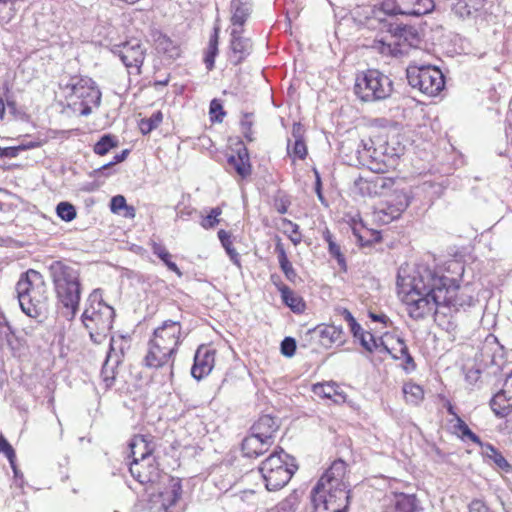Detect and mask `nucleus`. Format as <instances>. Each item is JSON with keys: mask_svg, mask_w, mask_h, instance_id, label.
Instances as JSON below:
<instances>
[{"mask_svg": "<svg viewBox=\"0 0 512 512\" xmlns=\"http://www.w3.org/2000/svg\"><path fill=\"white\" fill-rule=\"evenodd\" d=\"M441 281L434 270L425 266L418 267L407 284L398 277L397 285L405 292L404 302L411 318L423 319L442 305L445 297L441 295Z\"/></svg>", "mask_w": 512, "mask_h": 512, "instance_id": "f257e3e1", "label": "nucleus"}, {"mask_svg": "<svg viewBox=\"0 0 512 512\" xmlns=\"http://www.w3.org/2000/svg\"><path fill=\"white\" fill-rule=\"evenodd\" d=\"M184 339L181 320H165L156 327L147 342L146 352L142 360L148 369L172 370L178 349Z\"/></svg>", "mask_w": 512, "mask_h": 512, "instance_id": "f03ea898", "label": "nucleus"}, {"mask_svg": "<svg viewBox=\"0 0 512 512\" xmlns=\"http://www.w3.org/2000/svg\"><path fill=\"white\" fill-rule=\"evenodd\" d=\"M47 270L58 303L66 310L65 314L73 318L82 292L79 269L70 260L59 259L52 261Z\"/></svg>", "mask_w": 512, "mask_h": 512, "instance_id": "7ed1b4c3", "label": "nucleus"}, {"mask_svg": "<svg viewBox=\"0 0 512 512\" xmlns=\"http://www.w3.org/2000/svg\"><path fill=\"white\" fill-rule=\"evenodd\" d=\"M22 311L31 318L44 316L49 311V292L44 276L37 270L23 273L16 284Z\"/></svg>", "mask_w": 512, "mask_h": 512, "instance_id": "20e7f679", "label": "nucleus"}, {"mask_svg": "<svg viewBox=\"0 0 512 512\" xmlns=\"http://www.w3.org/2000/svg\"><path fill=\"white\" fill-rule=\"evenodd\" d=\"M62 89L68 106L81 116H88L101 103L102 93L88 76H71Z\"/></svg>", "mask_w": 512, "mask_h": 512, "instance_id": "39448f33", "label": "nucleus"}, {"mask_svg": "<svg viewBox=\"0 0 512 512\" xmlns=\"http://www.w3.org/2000/svg\"><path fill=\"white\" fill-rule=\"evenodd\" d=\"M297 466L294 458L284 449L277 446L275 450L261 462L259 471L265 481V487L269 491H277L285 487L293 477Z\"/></svg>", "mask_w": 512, "mask_h": 512, "instance_id": "423d86ee", "label": "nucleus"}, {"mask_svg": "<svg viewBox=\"0 0 512 512\" xmlns=\"http://www.w3.org/2000/svg\"><path fill=\"white\" fill-rule=\"evenodd\" d=\"M393 81L377 69H369L357 75L354 85L356 96L363 102H379L393 93Z\"/></svg>", "mask_w": 512, "mask_h": 512, "instance_id": "0eeeda50", "label": "nucleus"}, {"mask_svg": "<svg viewBox=\"0 0 512 512\" xmlns=\"http://www.w3.org/2000/svg\"><path fill=\"white\" fill-rule=\"evenodd\" d=\"M406 77L412 88L429 96H436L445 86L443 73L431 65L408 66Z\"/></svg>", "mask_w": 512, "mask_h": 512, "instance_id": "6e6552de", "label": "nucleus"}, {"mask_svg": "<svg viewBox=\"0 0 512 512\" xmlns=\"http://www.w3.org/2000/svg\"><path fill=\"white\" fill-rule=\"evenodd\" d=\"M113 308L97 301L91 302L83 312L82 322L89 330L90 336H105L113 325Z\"/></svg>", "mask_w": 512, "mask_h": 512, "instance_id": "1a4fd4ad", "label": "nucleus"}, {"mask_svg": "<svg viewBox=\"0 0 512 512\" xmlns=\"http://www.w3.org/2000/svg\"><path fill=\"white\" fill-rule=\"evenodd\" d=\"M439 279L443 280L441 281L442 284L439 285L443 292L441 295L445 297V300L441 301L443 306L459 310L471 307L477 301L474 290L469 284L460 286L455 279L444 275H439Z\"/></svg>", "mask_w": 512, "mask_h": 512, "instance_id": "9d476101", "label": "nucleus"}, {"mask_svg": "<svg viewBox=\"0 0 512 512\" xmlns=\"http://www.w3.org/2000/svg\"><path fill=\"white\" fill-rule=\"evenodd\" d=\"M160 483L163 487L158 493L150 496L149 509L151 512H171L170 509L182 496L181 479L166 474Z\"/></svg>", "mask_w": 512, "mask_h": 512, "instance_id": "9b49d317", "label": "nucleus"}, {"mask_svg": "<svg viewBox=\"0 0 512 512\" xmlns=\"http://www.w3.org/2000/svg\"><path fill=\"white\" fill-rule=\"evenodd\" d=\"M146 48L140 39L131 38L114 47V54L118 55L127 69L128 74L139 76L146 58Z\"/></svg>", "mask_w": 512, "mask_h": 512, "instance_id": "f8f14e48", "label": "nucleus"}, {"mask_svg": "<svg viewBox=\"0 0 512 512\" xmlns=\"http://www.w3.org/2000/svg\"><path fill=\"white\" fill-rule=\"evenodd\" d=\"M132 477L144 486H154L160 484L165 473L159 468L154 460H139L135 458L129 467Z\"/></svg>", "mask_w": 512, "mask_h": 512, "instance_id": "ddd939ff", "label": "nucleus"}, {"mask_svg": "<svg viewBox=\"0 0 512 512\" xmlns=\"http://www.w3.org/2000/svg\"><path fill=\"white\" fill-rule=\"evenodd\" d=\"M419 501L415 494L391 493L383 499L381 512H418Z\"/></svg>", "mask_w": 512, "mask_h": 512, "instance_id": "4468645a", "label": "nucleus"}, {"mask_svg": "<svg viewBox=\"0 0 512 512\" xmlns=\"http://www.w3.org/2000/svg\"><path fill=\"white\" fill-rule=\"evenodd\" d=\"M216 349L210 345H200L194 356V364L191 369L192 376L201 380L208 376L215 366Z\"/></svg>", "mask_w": 512, "mask_h": 512, "instance_id": "2eb2a0df", "label": "nucleus"}, {"mask_svg": "<svg viewBox=\"0 0 512 512\" xmlns=\"http://www.w3.org/2000/svg\"><path fill=\"white\" fill-rule=\"evenodd\" d=\"M339 312L348 323L350 331L355 339H357L360 345L368 352H373L375 348L376 338L370 332L364 331L361 325L356 321L349 310L345 308L339 309Z\"/></svg>", "mask_w": 512, "mask_h": 512, "instance_id": "dca6fc26", "label": "nucleus"}, {"mask_svg": "<svg viewBox=\"0 0 512 512\" xmlns=\"http://www.w3.org/2000/svg\"><path fill=\"white\" fill-rule=\"evenodd\" d=\"M156 438L151 434L134 435L129 443L133 460H149L150 456L156 450Z\"/></svg>", "mask_w": 512, "mask_h": 512, "instance_id": "f3484780", "label": "nucleus"}, {"mask_svg": "<svg viewBox=\"0 0 512 512\" xmlns=\"http://www.w3.org/2000/svg\"><path fill=\"white\" fill-rule=\"evenodd\" d=\"M228 164L241 179H245L252 174L249 152L243 142L240 141L237 144L235 154L228 157Z\"/></svg>", "mask_w": 512, "mask_h": 512, "instance_id": "a211bd4d", "label": "nucleus"}, {"mask_svg": "<svg viewBox=\"0 0 512 512\" xmlns=\"http://www.w3.org/2000/svg\"><path fill=\"white\" fill-rule=\"evenodd\" d=\"M242 33L243 29H233L231 32L230 49L234 65L241 64L252 51L251 40L244 38Z\"/></svg>", "mask_w": 512, "mask_h": 512, "instance_id": "6ab92c4d", "label": "nucleus"}, {"mask_svg": "<svg viewBox=\"0 0 512 512\" xmlns=\"http://www.w3.org/2000/svg\"><path fill=\"white\" fill-rule=\"evenodd\" d=\"M272 445L269 441L251 432L243 439L241 450L245 457L255 459L268 452Z\"/></svg>", "mask_w": 512, "mask_h": 512, "instance_id": "aec40b11", "label": "nucleus"}, {"mask_svg": "<svg viewBox=\"0 0 512 512\" xmlns=\"http://www.w3.org/2000/svg\"><path fill=\"white\" fill-rule=\"evenodd\" d=\"M398 14L422 16L434 9L433 0H396Z\"/></svg>", "mask_w": 512, "mask_h": 512, "instance_id": "412c9836", "label": "nucleus"}, {"mask_svg": "<svg viewBox=\"0 0 512 512\" xmlns=\"http://www.w3.org/2000/svg\"><path fill=\"white\" fill-rule=\"evenodd\" d=\"M280 425L276 418L270 415H262L252 425L251 432L274 444L276 433Z\"/></svg>", "mask_w": 512, "mask_h": 512, "instance_id": "4be33fe9", "label": "nucleus"}, {"mask_svg": "<svg viewBox=\"0 0 512 512\" xmlns=\"http://www.w3.org/2000/svg\"><path fill=\"white\" fill-rule=\"evenodd\" d=\"M324 239L328 244V255L329 262H336L337 266L332 265L334 269H337L340 273H346L348 270L345 252L340 243H338L331 235L329 230L324 233Z\"/></svg>", "mask_w": 512, "mask_h": 512, "instance_id": "5701e85b", "label": "nucleus"}, {"mask_svg": "<svg viewBox=\"0 0 512 512\" xmlns=\"http://www.w3.org/2000/svg\"><path fill=\"white\" fill-rule=\"evenodd\" d=\"M486 0H457L453 6V13L460 19L475 18L484 8Z\"/></svg>", "mask_w": 512, "mask_h": 512, "instance_id": "b1692460", "label": "nucleus"}, {"mask_svg": "<svg viewBox=\"0 0 512 512\" xmlns=\"http://www.w3.org/2000/svg\"><path fill=\"white\" fill-rule=\"evenodd\" d=\"M490 407L499 418H504L512 411V393L504 386L490 400Z\"/></svg>", "mask_w": 512, "mask_h": 512, "instance_id": "393cba45", "label": "nucleus"}, {"mask_svg": "<svg viewBox=\"0 0 512 512\" xmlns=\"http://www.w3.org/2000/svg\"><path fill=\"white\" fill-rule=\"evenodd\" d=\"M322 328V347L338 348L345 343V335L341 326L334 324H323Z\"/></svg>", "mask_w": 512, "mask_h": 512, "instance_id": "a878e982", "label": "nucleus"}, {"mask_svg": "<svg viewBox=\"0 0 512 512\" xmlns=\"http://www.w3.org/2000/svg\"><path fill=\"white\" fill-rule=\"evenodd\" d=\"M371 154H368V160L370 161V168L375 171H384L390 165L393 160L394 154H389L386 151V147L383 144H379L378 147H374Z\"/></svg>", "mask_w": 512, "mask_h": 512, "instance_id": "bb28decb", "label": "nucleus"}, {"mask_svg": "<svg viewBox=\"0 0 512 512\" xmlns=\"http://www.w3.org/2000/svg\"><path fill=\"white\" fill-rule=\"evenodd\" d=\"M275 252L277 254L280 269L282 270L286 279L291 283H295L298 279V275L292 263L288 259L285 247L280 238H277Z\"/></svg>", "mask_w": 512, "mask_h": 512, "instance_id": "cd10ccee", "label": "nucleus"}, {"mask_svg": "<svg viewBox=\"0 0 512 512\" xmlns=\"http://www.w3.org/2000/svg\"><path fill=\"white\" fill-rule=\"evenodd\" d=\"M480 446L482 448V455L487 462L493 463L497 468L505 472H509L512 469V466L508 463L502 453L492 444L482 442V445Z\"/></svg>", "mask_w": 512, "mask_h": 512, "instance_id": "c85d7f7f", "label": "nucleus"}, {"mask_svg": "<svg viewBox=\"0 0 512 512\" xmlns=\"http://www.w3.org/2000/svg\"><path fill=\"white\" fill-rule=\"evenodd\" d=\"M7 345L13 357L20 358L28 350L27 341L15 334L11 326L3 337V346Z\"/></svg>", "mask_w": 512, "mask_h": 512, "instance_id": "c756f323", "label": "nucleus"}, {"mask_svg": "<svg viewBox=\"0 0 512 512\" xmlns=\"http://www.w3.org/2000/svg\"><path fill=\"white\" fill-rule=\"evenodd\" d=\"M219 34L220 27L219 25H215L213 27V32L210 35L208 46L204 56V63L207 70L209 71L214 68L215 58L218 54Z\"/></svg>", "mask_w": 512, "mask_h": 512, "instance_id": "7c9ffc66", "label": "nucleus"}, {"mask_svg": "<svg viewBox=\"0 0 512 512\" xmlns=\"http://www.w3.org/2000/svg\"><path fill=\"white\" fill-rule=\"evenodd\" d=\"M346 470V464L343 460H335L330 467L322 473V488L324 487V481L331 484L335 482V486H338L343 478Z\"/></svg>", "mask_w": 512, "mask_h": 512, "instance_id": "2f4dec72", "label": "nucleus"}, {"mask_svg": "<svg viewBox=\"0 0 512 512\" xmlns=\"http://www.w3.org/2000/svg\"><path fill=\"white\" fill-rule=\"evenodd\" d=\"M150 247L152 249L153 254L160 258L170 271L176 273L177 276L179 277L182 276L181 270L176 265V263L172 261V255L164 245L152 241L150 243Z\"/></svg>", "mask_w": 512, "mask_h": 512, "instance_id": "473e14b6", "label": "nucleus"}, {"mask_svg": "<svg viewBox=\"0 0 512 512\" xmlns=\"http://www.w3.org/2000/svg\"><path fill=\"white\" fill-rule=\"evenodd\" d=\"M353 234L357 242L362 247L371 246L374 243L381 241V234L377 230L368 229L365 227H353Z\"/></svg>", "mask_w": 512, "mask_h": 512, "instance_id": "72a5a7b5", "label": "nucleus"}, {"mask_svg": "<svg viewBox=\"0 0 512 512\" xmlns=\"http://www.w3.org/2000/svg\"><path fill=\"white\" fill-rule=\"evenodd\" d=\"M217 235L232 263L241 268L240 255L233 246L232 234L224 229H220Z\"/></svg>", "mask_w": 512, "mask_h": 512, "instance_id": "f704fd0d", "label": "nucleus"}, {"mask_svg": "<svg viewBox=\"0 0 512 512\" xmlns=\"http://www.w3.org/2000/svg\"><path fill=\"white\" fill-rule=\"evenodd\" d=\"M239 509L248 512L255 511L260 503V498L254 490H244L236 496Z\"/></svg>", "mask_w": 512, "mask_h": 512, "instance_id": "c9c22d12", "label": "nucleus"}, {"mask_svg": "<svg viewBox=\"0 0 512 512\" xmlns=\"http://www.w3.org/2000/svg\"><path fill=\"white\" fill-rule=\"evenodd\" d=\"M322 398L332 400L335 404H343L346 402L347 395L337 383L322 382Z\"/></svg>", "mask_w": 512, "mask_h": 512, "instance_id": "e433bc0d", "label": "nucleus"}, {"mask_svg": "<svg viewBox=\"0 0 512 512\" xmlns=\"http://www.w3.org/2000/svg\"><path fill=\"white\" fill-rule=\"evenodd\" d=\"M156 49L159 53L167 55L169 58L180 56L179 45L166 35H160L156 40Z\"/></svg>", "mask_w": 512, "mask_h": 512, "instance_id": "4c0bfd02", "label": "nucleus"}, {"mask_svg": "<svg viewBox=\"0 0 512 512\" xmlns=\"http://www.w3.org/2000/svg\"><path fill=\"white\" fill-rule=\"evenodd\" d=\"M300 126H294L293 128V136L294 142L291 144L288 143V154L291 157L304 159L307 155V147L303 139L299 135Z\"/></svg>", "mask_w": 512, "mask_h": 512, "instance_id": "58836bf2", "label": "nucleus"}, {"mask_svg": "<svg viewBox=\"0 0 512 512\" xmlns=\"http://www.w3.org/2000/svg\"><path fill=\"white\" fill-rule=\"evenodd\" d=\"M281 298L284 304L287 305L294 313L300 314L306 309V304L303 298L290 288L287 289V293L281 294Z\"/></svg>", "mask_w": 512, "mask_h": 512, "instance_id": "ea45409f", "label": "nucleus"}, {"mask_svg": "<svg viewBox=\"0 0 512 512\" xmlns=\"http://www.w3.org/2000/svg\"><path fill=\"white\" fill-rule=\"evenodd\" d=\"M339 493V499H342L344 501V505L343 506H334V500L333 498H335L336 496L335 495H332L330 494L328 498H325L324 500H322V504H324V509L326 510V512H347L348 511V506H349V500H350V496L348 494V492L340 489L337 491Z\"/></svg>", "mask_w": 512, "mask_h": 512, "instance_id": "a19ab883", "label": "nucleus"}, {"mask_svg": "<svg viewBox=\"0 0 512 512\" xmlns=\"http://www.w3.org/2000/svg\"><path fill=\"white\" fill-rule=\"evenodd\" d=\"M117 146L118 140L116 137L111 134H105L94 144L93 151L99 156H104Z\"/></svg>", "mask_w": 512, "mask_h": 512, "instance_id": "79ce46f5", "label": "nucleus"}, {"mask_svg": "<svg viewBox=\"0 0 512 512\" xmlns=\"http://www.w3.org/2000/svg\"><path fill=\"white\" fill-rule=\"evenodd\" d=\"M403 393L406 401L412 405H418L424 397L422 387L411 382L403 385Z\"/></svg>", "mask_w": 512, "mask_h": 512, "instance_id": "37998d69", "label": "nucleus"}, {"mask_svg": "<svg viewBox=\"0 0 512 512\" xmlns=\"http://www.w3.org/2000/svg\"><path fill=\"white\" fill-rule=\"evenodd\" d=\"M42 146L41 141H31L27 144H21L13 147H0V158H16L20 151L38 148Z\"/></svg>", "mask_w": 512, "mask_h": 512, "instance_id": "c03bdc74", "label": "nucleus"}, {"mask_svg": "<svg viewBox=\"0 0 512 512\" xmlns=\"http://www.w3.org/2000/svg\"><path fill=\"white\" fill-rule=\"evenodd\" d=\"M391 203H394L396 210L394 212L397 215H401L407 207L410 205L411 196L404 190H395L390 199Z\"/></svg>", "mask_w": 512, "mask_h": 512, "instance_id": "a18cd8bd", "label": "nucleus"}, {"mask_svg": "<svg viewBox=\"0 0 512 512\" xmlns=\"http://www.w3.org/2000/svg\"><path fill=\"white\" fill-rule=\"evenodd\" d=\"M163 121V114L161 111L154 112L149 118L142 119L139 127L143 134H148L156 129Z\"/></svg>", "mask_w": 512, "mask_h": 512, "instance_id": "49530a36", "label": "nucleus"}, {"mask_svg": "<svg viewBox=\"0 0 512 512\" xmlns=\"http://www.w3.org/2000/svg\"><path fill=\"white\" fill-rule=\"evenodd\" d=\"M248 16L249 9L245 4L238 2L233 6L231 22L234 26H239L241 29H243L242 27L245 24Z\"/></svg>", "mask_w": 512, "mask_h": 512, "instance_id": "de8ad7c7", "label": "nucleus"}, {"mask_svg": "<svg viewBox=\"0 0 512 512\" xmlns=\"http://www.w3.org/2000/svg\"><path fill=\"white\" fill-rule=\"evenodd\" d=\"M56 214L61 220L71 222L76 218L77 211L73 204L63 201L56 206Z\"/></svg>", "mask_w": 512, "mask_h": 512, "instance_id": "09e8293b", "label": "nucleus"}, {"mask_svg": "<svg viewBox=\"0 0 512 512\" xmlns=\"http://www.w3.org/2000/svg\"><path fill=\"white\" fill-rule=\"evenodd\" d=\"M221 214H222L221 207L212 208L206 216L201 217V220H200L201 227L206 230L214 228L216 225L219 224Z\"/></svg>", "mask_w": 512, "mask_h": 512, "instance_id": "8fccbe9b", "label": "nucleus"}, {"mask_svg": "<svg viewBox=\"0 0 512 512\" xmlns=\"http://www.w3.org/2000/svg\"><path fill=\"white\" fill-rule=\"evenodd\" d=\"M226 116V111L219 99H213L209 106V117L212 123H221Z\"/></svg>", "mask_w": 512, "mask_h": 512, "instance_id": "3c124183", "label": "nucleus"}, {"mask_svg": "<svg viewBox=\"0 0 512 512\" xmlns=\"http://www.w3.org/2000/svg\"><path fill=\"white\" fill-rule=\"evenodd\" d=\"M281 227L283 232L288 235L289 239L292 241L294 245H298L301 242L302 236L301 233L299 232L298 225L291 222L290 220L283 219Z\"/></svg>", "mask_w": 512, "mask_h": 512, "instance_id": "603ef678", "label": "nucleus"}, {"mask_svg": "<svg viewBox=\"0 0 512 512\" xmlns=\"http://www.w3.org/2000/svg\"><path fill=\"white\" fill-rule=\"evenodd\" d=\"M394 210H396L394 203H391V201L388 200L385 207L379 209L377 212L379 220L388 224L391 221L398 219L401 215H397Z\"/></svg>", "mask_w": 512, "mask_h": 512, "instance_id": "864d4df0", "label": "nucleus"}, {"mask_svg": "<svg viewBox=\"0 0 512 512\" xmlns=\"http://www.w3.org/2000/svg\"><path fill=\"white\" fill-rule=\"evenodd\" d=\"M252 117V113H244L240 122L242 134L248 142L254 141Z\"/></svg>", "mask_w": 512, "mask_h": 512, "instance_id": "5fc2aeb1", "label": "nucleus"}, {"mask_svg": "<svg viewBox=\"0 0 512 512\" xmlns=\"http://www.w3.org/2000/svg\"><path fill=\"white\" fill-rule=\"evenodd\" d=\"M393 359H396V360L403 359L404 364L402 365V367L405 370V372H407V373H410L416 369V363H415L413 357L411 356V354L409 353L407 346H402L401 347V355L397 354V356L393 357Z\"/></svg>", "mask_w": 512, "mask_h": 512, "instance_id": "6e6d98bb", "label": "nucleus"}, {"mask_svg": "<svg viewBox=\"0 0 512 512\" xmlns=\"http://www.w3.org/2000/svg\"><path fill=\"white\" fill-rule=\"evenodd\" d=\"M456 428L461 432L463 437L468 438L475 444L482 445L480 437L476 435L460 417H457Z\"/></svg>", "mask_w": 512, "mask_h": 512, "instance_id": "4d7b16f0", "label": "nucleus"}, {"mask_svg": "<svg viewBox=\"0 0 512 512\" xmlns=\"http://www.w3.org/2000/svg\"><path fill=\"white\" fill-rule=\"evenodd\" d=\"M390 31H392V29H390ZM393 32L395 35L399 36L400 38H404L405 40H408V37H411V45L414 43V41H418V34L413 27L397 25Z\"/></svg>", "mask_w": 512, "mask_h": 512, "instance_id": "13d9d810", "label": "nucleus"}, {"mask_svg": "<svg viewBox=\"0 0 512 512\" xmlns=\"http://www.w3.org/2000/svg\"><path fill=\"white\" fill-rule=\"evenodd\" d=\"M110 209L114 213H118L122 209H127L130 211L129 215L131 217H134V208L127 206L126 199L122 195H116V196L112 197L111 202H110Z\"/></svg>", "mask_w": 512, "mask_h": 512, "instance_id": "bf43d9fd", "label": "nucleus"}, {"mask_svg": "<svg viewBox=\"0 0 512 512\" xmlns=\"http://www.w3.org/2000/svg\"><path fill=\"white\" fill-rule=\"evenodd\" d=\"M376 142L372 139H362L357 146V153L359 154V158L368 161V154H371L370 151L375 147Z\"/></svg>", "mask_w": 512, "mask_h": 512, "instance_id": "052dcab7", "label": "nucleus"}, {"mask_svg": "<svg viewBox=\"0 0 512 512\" xmlns=\"http://www.w3.org/2000/svg\"><path fill=\"white\" fill-rule=\"evenodd\" d=\"M374 350H377L380 353H386L391 355V357H396V347L391 346L387 341H384L382 338L376 339Z\"/></svg>", "mask_w": 512, "mask_h": 512, "instance_id": "680f3d73", "label": "nucleus"}, {"mask_svg": "<svg viewBox=\"0 0 512 512\" xmlns=\"http://www.w3.org/2000/svg\"><path fill=\"white\" fill-rule=\"evenodd\" d=\"M0 452L3 453L11 464H13L14 459L16 457L15 451L10 443L3 437L0 433Z\"/></svg>", "mask_w": 512, "mask_h": 512, "instance_id": "e2e57ef3", "label": "nucleus"}, {"mask_svg": "<svg viewBox=\"0 0 512 512\" xmlns=\"http://www.w3.org/2000/svg\"><path fill=\"white\" fill-rule=\"evenodd\" d=\"M296 351V341L294 338L286 337L281 342V353L284 356L291 357Z\"/></svg>", "mask_w": 512, "mask_h": 512, "instance_id": "0e129e2a", "label": "nucleus"}, {"mask_svg": "<svg viewBox=\"0 0 512 512\" xmlns=\"http://www.w3.org/2000/svg\"><path fill=\"white\" fill-rule=\"evenodd\" d=\"M381 7L384 13L388 15H398L396 0H383Z\"/></svg>", "mask_w": 512, "mask_h": 512, "instance_id": "69168bd1", "label": "nucleus"}, {"mask_svg": "<svg viewBox=\"0 0 512 512\" xmlns=\"http://www.w3.org/2000/svg\"><path fill=\"white\" fill-rule=\"evenodd\" d=\"M270 280L274 284V286L277 288V290L282 293H287V289L289 288L286 284L283 283L281 277L274 273L270 275Z\"/></svg>", "mask_w": 512, "mask_h": 512, "instance_id": "338daca9", "label": "nucleus"}, {"mask_svg": "<svg viewBox=\"0 0 512 512\" xmlns=\"http://www.w3.org/2000/svg\"><path fill=\"white\" fill-rule=\"evenodd\" d=\"M469 512H489V508L481 500H473L469 504Z\"/></svg>", "mask_w": 512, "mask_h": 512, "instance_id": "774afa93", "label": "nucleus"}]
</instances>
